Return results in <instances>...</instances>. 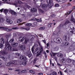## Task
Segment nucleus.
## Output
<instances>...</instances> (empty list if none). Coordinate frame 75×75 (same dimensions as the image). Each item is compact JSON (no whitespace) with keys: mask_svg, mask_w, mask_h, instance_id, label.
<instances>
[{"mask_svg":"<svg viewBox=\"0 0 75 75\" xmlns=\"http://www.w3.org/2000/svg\"><path fill=\"white\" fill-rule=\"evenodd\" d=\"M5 47L4 50H1L0 52V58H2L4 61H7V58L6 57H4V55H6L8 53V52H9V51L11 50V47L10 46V45L7 46V42H6V44L5 45Z\"/></svg>","mask_w":75,"mask_h":75,"instance_id":"1","label":"nucleus"},{"mask_svg":"<svg viewBox=\"0 0 75 75\" xmlns=\"http://www.w3.org/2000/svg\"><path fill=\"white\" fill-rule=\"evenodd\" d=\"M20 59H21V60L24 61L23 62V65H24V66L26 65V64H27V62L26 57L25 56H21L20 57Z\"/></svg>","mask_w":75,"mask_h":75,"instance_id":"2","label":"nucleus"},{"mask_svg":"<svg viewBox=\"0 0 75 75\" xmlns=\"http://www.w3.org/2000/svg\"><path fill=\"white\" fill-rule=\"evenodd\" d=\"M6 44H7V45L8 46V45H9L10 47H11V50H9V52L10 51H16V50L14 49V48H12V47H11V45L9 44V42H8V41H6Z\"/></svg>","mask_w":75,"mask_h":75,"instance_id":"3","label":"nucleus"},{"mask_svg":"<svg viewBox=\"0 0 75 75\" xmlns=\"http://www.w3.org/2000/svg\"><path fill=\"white\" fill-rule=\"evenodd\" d=\"M40 47V51L39 52L38 54L36 55V57H38L39 55H40L41 54V53H42V51H43V47L42 46H41Z\"/></svg>","mask_w":75,"mask_h":75,"instance_id":"4","label":"nucleus"},{"mask_svg":"<svg viewBox=\"0 0 75 75\" xmlns=\"http://www.w3.org/2000/svg\"><path fill=\"white\" fill-rule=\"evenodd\" d=\"M9 13L12 14V15L14 16H16V15H17V13L13 10H10L9 11Z\"/></svg>","mask_w":75,"mask_h":75,"instance_id":"5","label":"nucleus"},{"mask_svg":"<svg viewBox=\"0 0 75 75\" xmlns=\"http://www.w3.org/2000/svg\"><path fill=\"white\" fill-rule=\"evenodd\" d=\"M47 6H50L51 5V3H52V0H47Z\"/></svg>","mask_w":75,"mask_h":75,"instance_id":"6","label":"nucleus"},{"mask_svg":"<svg viewBox=\"0 0 75 75\" xmlns=\"http://www.w3.org/2000/svg\"><path fill=\"white\" fill-rule=\"evenodd\" d=\"M42 8L44 10H46L47 8V6L45 4H43L42 6Z\"/></svg>","mask_w":75,"mask_h":75,"instance_id":"7","label":"nucleus"},{"mask_svg":"<svg viewBox=\"0 0 75 75\" xmlns=\"http://www.w3.org/2000/svg\"><path fill=\"white\" fill-rule=\"evenodd\" d=\"M10 63L11 64H14L15 65H16L17 64V60H13L10 62Z\"/></svg>","mask_w":75,"mask_h":75,"instance_id":"8","label":"nucleus"},{"mask_svg":"<svg viewBox=\"0 0 75 75\" xmlns=\"http://www.w3.org/2000/svg\"><path fill=\"white\" fill-rule=\"evenodd\" d=\"M6 23H8L9 24H11L13 23V22L11 20H10L9 19H7L6 20Z\"/></svg>","mask_w":75,"mask_h":75,"instance_id":"9","label":"nucleus"},{"mask_svg":"<svg viewBox=\"0 0 75 75\" xmlns=\"http://www.w3.org/2000/svg\"><path fill=\"white\" fill-rule=\"evenodd\" d=\"M57 55L58 57H63V54L61 53H59L57 54Z\"/></svg>","mask_w":75,"mask_h":75,"instance_id":"10","label":"nucleus"},{"mask_svg":"<svg viewBox=\"0 0 75 75\" xmlns=\"http://www.w3.org/2000/svg\"><path fill=\"white\" fill-rule=\"evenodd\" d=\"M21 49L22 51L24 50L25 49V45H21Z\"/></svg>","mask_w":75,"mask_h":75,"instance_id":"11","label":"nucleus"},{"mask_svg":"<svg viewBox=\"0 0 75 75\" xmlns=\"http://www.w3.org/2000/svg\"><path fill=\"white\" fill-rule=\"evenodd\" d=\"M19 40H21L20 41V42H23V41H24V38L23 37H20L19 38Z\"/></svg>","mask_w":75,"mask_h":75,"instance_id":"12","label":"nucleus"},{"mask_svg":"<svg viewBox=\"0 0 75 75\" xmlns=\"http://www.w3.org/2000/svg\"><path fill=\"white\" fill-rule=\"evenodd\" d=\"M1 44H4V43H5L6 44V42H5V40L3 38H1Z\"/></svg>","mask_w":75,"mask_h":75,"instance_id":"13","label":"nucleus"},{"mask_svg":"<svg viewBox=\"0 0 75 75\" xmlns=\"http://www.w3.org/2000/svg\"><path fill=\"white\" fill-rule=\"evenodd\" d=\"M18 45V43H13L12 44V47H16V46H17Z\"/></svg>","mask_w":75,"mask_h":75,"instance_id":"14","label":"nucleus"},{"mask_svg":"<svg viewBox=\"0 0 75 75\" xmlns=\"http://www.w3.org/2000/svg\"><path fill=\"white\" fill-rule=\"evenodd\" d=\"M70 21H67L66 22H65V23H64V24L63 25L64 26H66L68 24H69V23H70Z\"/></svg>","mask_w":75,"mask_h":75,"instance_id":"15","label":"nucleus"},{"mask_svg":"<svg viewBox=\"0 0 75 75\" xmlns=\"http://www.w3.org/2000/svg\"><path fill=\"white\" fill-rule=\"evenodd\" d=\"M32 55V54H31V52H29V53H28V56L29 58H30L31 57Z\"/></svg>","mask_w":75,"mask_h":75,"instance_id":"16","label":"nucleus"},{"mask_svg":"<svg viewBox=\"0 0 75 75\" xmlns=\"http://www.w3.org/2000/svg\"><path fill=\"white\" fill-rule=\"evenodd\" d=\"M58 38H57L56 39V42L57 43H61V41H60V40L58 39Z\"/></svg>","mask_w":75,"mask_h":75,"instance_id":"17","label":"nucleus"},{"mask_svg":"<svg viewBox=\"0 0 75 75\" xmlns=\"http://www.w3.org/2000/svg\"><path fill=\"white\" fill-rule=\"evenodd\" d=\"M62 59H61V61L62 63H63L65 61V59L63 57H61Z\"/></svg>","mask_w":75,"mask_h":75,"instance_id":"18","label":"nucleus"},{"mask_svg":"<svg viewBox=\"0 0 75 75\" xmlns=\"http://www.w3.org/2000/svg\"><path fill=\"white\" fill-rule=\"evenodd\" d=\"M50 75H57V73L55 71H53V72L50 74Z\"/></svg>","mask_w":75,"mask_h":75,"instance_id":"19","label":"nucleus"},{"mask_svg":"<svg viewBox=\"0 0 75 75\" xmlns=\"http://www.w3.org/2000/svg\"><path fill=\"white\" fill-rule=\"evenodd\" d=\"M35 52H37V54H38V52H40V50H39V48H36L35 49Z\"/></svg>","mask_w":75,"mask_h":75,"instance_id":"20","label":"nucleus"},{"mask_svg":"<svg viewBox=\"0 0 75 75\" xmlns=\"http://www.w3.org/2000/svg\"><path fill=\"white\" fill-rule=\"evenodd\" d=\"M6 31H7L8 32H9V31H12V29H10L8 28H6Z\"/></svg>","mask_w":75,"mask_h":75,"instance_id":"21","label":"nucleus"},{"mask_svg":"<svg viewBox=\"0 0 75 75\" xmlns=\"http://www.w3.org/2000/svg\"><path fill=\"white\" fill-rule=\"evenodd\" d=\"M64 38L66 41H67V35H65L64 37Z\"/></svg>","mask_w":75,"mask_h":75,"instance_id":"22","label":"nucleus"},{"mask_svg":"<svg viewBox=\"0 0 75 75\" xmlns=\"http://www.w3.org/2000/svg\"><path fill=\"white\" fill-rule=\"evenodd\" d=\"M66 61L69 63L71 62H72V60L70 59H67Z\"/></svg>","mask_w":75,"mask_h":75,"instance_id":"23","label":"nucleus"},{"mask_svg":"<svg viewBox=\"0 0 75 75\" xmlns=\"http://www.w3.org/2000/svg\"><path fill=\"white\" fill-rule=\"evenodd\" d=\"M26 26H27L28 27H30V26H31L32 25V24L31 23H27L26 24Z\"/></svg>","mask_w":75,"mask_h":75,"instance_id":"24","label":"nucleus"},{"mask_svg":"<svg viewBox=\"0 0 75 75\" xmlns=\"http://www.w3.org/2000/svg\"><path fill=\"white\" fill-rule=\"evenodd\" d=\"M21 73H27V71L26 70H23L21 71Z\"/></svg>","mask_w":75,"mask_h":75,"instance_id":"25","label":"nucleus"},{"mask_svg":"<svg viewBox=\"0 0 75 75\" xmlns=\"http://www.w3.org/2000/svg\"><path fill=\"white\" fill-rule=\"evenodd\" d=\"M28 41H29L28 39H25V41H24V42L25 44H27V42H28Z\"/></svg>","mask_w":75,"mask_h":75,"instance_id":"26","label":"nucleus"},{"mask_svg":"<svg viewBox=\"0 0 75 75\" xmlns=\"http://www.w3.org/2000/svg\"><path fill=\"white\" fill-rule=\"evenodd\" d=\"M4 11L5 14H6L8 13V10L7 9H4Z\"/></svg>","mask_w":75,"mask_h":75,"instance_id":"27","label":"nucleus"},{"mask_svg":"<svg viewBox=\"0 0 75 75\" xmlns=\"http://www.w3.org/2000/svg\"><path fill=\"white\" fill-rule=\"evenodd\" d=\"M44 29H45V27H42L39 28L40 30H44Z\"/></svg>","mask_w":75,"mask_h":75,"instance_id":"28","label":"nucleus"},{"mask_svg":"<svg viewBox=\"0 0 75 75\" xmlns=\"http://www.w3.org/2000/svg\"><path fill=\"white\" fill-rule=\"evenodd\" d=\"M22 21L21 20V19H19L17 20V23H20Z\"/></svg>","mask_w":75,"mask_h":75,"instance_id":"29","label":"nucleus"},{"mask_svg":"<svg viewBox=\"0 0 75 75\" xmlns=\"http://www.w3.org/2000/svg\"><path fill=\"white\" fill-rule=\"evenodd\" d=\"M29 72L30 73H31L32 74H35V71L33 70H29Z\"/></svg>","mask_w":75,"mask_h":75,"instance_id":"30","label":"nucleus"},{"mask_svg":"<svg viewBox=\"0 0 75 75\" xmlns=\"http://www.w3.org/2000/svg\"><path fill=\"white\" fill-rule=\"evenodd\" d=\"M59 7V5L58 4H56L55 5V7Z\"/></svg>","mask_w":75,"mask_h":75,"instance_id":"31","label":"nucleus"},{"mask_svg":"<svg viewBox=\"0 0 75 75\" xmlns=\"http://www.w3.org/2000/svg\"><path fill=\"white\" fill-rule=\"evenodd\" d=\"M4 20V19L3 18H0V23H3V22Z\"/></svg>","mask_w":75,"mask_h":75,"instance_id":"32","label":"nucleus"},{"mask_svg":"<svg viewBox=\"0 0 75 75\" xmlns=\"http://www.w3.org/2000/svg\"><path fill=\"white\" fill-rule=\"evenodd\" d=\"M69 44V42H65L64 44V45H66V46H67V45H68Z\"/></svg>","mask_w":75,"mask_h":75,"instance_id":"33","label":"nucleus"},{"mask_svg":"<svg viewBox=\"0 0 75 75\" xmlns=\"http://www.w3.org/2000/svg\"><path fill=\"white\" fill-rule=\"evenodd\" d=\"M32 20H33L34 21H35L36 20V21H38V20H39V19H37V18H34L32 19Z\"/></svg>","mask_w":75,"mask_h":75,"instance_id":"34","label":"nucleus"},{"mask_svg":"<svg viewBox=\"0 0 75 75\" xmlns=\"http://www.w3.org/2000/svg\"><path fill=\"white\" fill-rule=\"evenodd\" d=\"M3 47V44L2 43H0V48H2Z\"/></svg>","mask_w":75,"mask_h":75,"instance_id":"35","label":"nucleus"},{"mask_svg":"<svg viewBox=\"0 0 75 75\" xmlns=\"http://www.w3.org/2000/svg\"><path fill=\"white\" fill-rule=\"evenodd\" d=\"M10 65H11V63H10V62H9L7 63V66L8 67H10Z\"/></svg>","mask_w":75,"mask_h":75,"instance_id":"36","label":"nucleus"},{"mask_svg":"<svg viewBox=\"0 0 75 75\" xmlns=\"http://www.w3.org/2000/svg\"><path fill=\"white\" fill-rule=\"evenodd\" d=\"M14 40V39L13 38L12 39L9 41V42H13Z\"/></svg>","mask_w":75,"mask_h":75,"instance_id":"37","label":"nucleus"},{"mask_svg":"<svg viewBox=\"0 0 75 75\" xmlns=\"http://www.w3.org/2000/svg\"><path fill=\"white\" fill-rule=\"evenodd\" d=\"M7 28H4V27H0V29H3V30H6V29Z\"/></svg>","mask_w":75,"mask_h":75,"instance_id":"38","label":"nucleus"},{"mask_svg":"<svg viewBox=\"0 0 75 75\" xmlns=\"http://www.w3.org/2000/svg\"><path fill=\"white\" fill-rule=\"evenodd\" d=\"M62 27H63V25H62L60 24L59 25L58 27V28H59V29H60Z\"/></svg>","mask_w":75,"mask_h":75,"instance_id":"39","label":"nucleus"},{"mask_svg":"<svg viewBox=\"0 0 75 75\" xmlns=\"http://www.w3.org/2000/svg\"><path fill=\"white\" fill-rule=\"evenodd\" d=\"M15 71H16V72H20L21 70L20 69H16L15 70Z\"/></svg>","mask_w":75,"mask_h":75,"instance_id":"40","label":"nucleus"},{"mask_svg":"<svg viewBox=\"0 0 75 75\" xmlns=\"http://www.w3.org/2000/svg\"><path fill=\"white\" fill-rule=\"evenodd\" d=\"M52 25V23H49L48 25V27H51V25Z\"/></svg>","mask_w":75,"mask_h":75,"instance_id":"41","label":"nucleus"},{"mask_svg":"<svg viewBox=\"0 0 75 75\" xmlns=\"http://www.w3.org/2000/svg\"><path fill=\"white\" fill-rule=\"evenodd\" d=\"M26 7H27V8H28V9H29V8H31V6H30L29 5H27L26 6Z\"/></svg>","mask_w":75,"mask_h":75,"instance_id":"42","label":"nucleus"},{"mask_svg":"<svg viewBox=\"0 0 75 75\" xmlns=\"http://www.w3.org/2000/svg\"><path fill=\"white\" fill-rule=\"evenodd\" d=\"M6 38L7 39V40H8V38H9V36H8V35H6Z\"/></svg>","mask_w":75,"mask_h":75,"instance_id":"43","label":"nucleus"},{"mask_svg":"<svg viewBox=\"0 0 75 75\" xmlns=\"http://www.w3.org/2000/svg\"><path fill=\"white\" fill-rule=\"evenodd\" d=\"M52 54L53 57H55V55H56V53H54L53 52H52Z\"/></svg>","mask_w":75,"mask_h":75,"instance_id":"44","label":"nucleus"},{"mask_svg":"<svg viewBox=\"0 0 75 75\" xmlns=\"http://www.w3.org/2000/svg\"><path fill=\"white\" fill-rule=\"evenodd\" d=\"M16 56H18V57H19V56H20V54L18 53H16Z\"/></svg>","mask_w":75,"mask_h":75,"instance_id":"45","label":"nucleus"},{"mask_svg":"<svg viewBox=\"0 0 75 75\" xmlns=\"http://www.w3.org/2000/svg\"><path fill=\"white\" fill-rule=\"evenodd\" d=\"M57 65L58 66H59V67H62V64H60L58 63H57Z\"/></svg>","mask_w":75,"mask_h":75,"instance_id":"46","label":"nucleus"},{"mask_svg":"<svg viewBox=\"0 0 75 75\" xmlns=\"http://www.w3.org/2000/svg\"><path fill=\"white\" fill-rule=\"evenodd\" d=\"M38 59V58H37L36 57V58H35V59H34V61H35L36 62L37 61Z\"/></svg>","mask_w":75,"mask_h":75,"instance_id":"47","label":"nucleus"},{"mask_svg":"<svg viewBox=\"0 0 75 75\" xmlns=\"http://www.w3.org/2000/svg\"><path fill=\"white\" fill-rule=\"evenodd\" d=\"M12 29H13V30H17L18 28L17 27H15L12 28Z\"/></svg>","mask_w":75,"mask_h":75,"instance_id":"48","label":"nucleus"},{"mask_svg":"<svg viewBox=\"0 0 75 75\" xmlns=\"http://www.w3.org/2000/svg\"><path fill=\"white\" fill-rule=\"evenodd\" d=\"M4 2H7L8 1V0H2Z\"/></svg>","mask_w":75,"mask_h":75,"instance_id":"49","label":"nucleus"},{"mask_svg":"<svg viewBox=\"0 0 75 75\" xmlns=\"http://www.w3.org/2000/svg\"><path fill=\"white\" fill-rule=\"evenodd\" d=\"M40 11L41 12V13H44V11L42 9L40 10Z\"/></svg>","mask_w":75,"mask_h":75,"instance_id":"50","label":"nucleus"},{"mask_svg":"<svg viewBox=\"0 0 75 75\" xmlns=\"http://www.w3.org/2000/svg\"><path fill=\"white\" fill-rule=\"evenodd\" d=\"M59 72H60V74L61 75H63V74H62V72H61V71H59Z\"/></svg>","mask_w":75,"mask_h":75,"instance_id":"51","label":"nucleus"},{"mask_svg":"<svg viewBox=\"0 0 75 75\" xmlns=\"http://www.w3.org/2000/svg\"><path fill=\"white\" fill-rule=\"evenodd\" d=\"M3 10H4V9H1L0 10L1 13H2V12H3Z\"/></svg>","mask_w":75,"mask_h":75,"instance_id":"52","label":"nucleus"},{"mask_svg":"<svg viewBox=\"0 0 75 75\" xmlns=\"http://www.w3.org/2000/svg\"><path fill=\"white\" fill-rule=\"evenodd\" d=\"M39 75H43V74H42V73H38Z\"/></svg>","mask_w":75,"mask_h":75,"instance_id":"53","label":"nucleus"},{"mask_svg":"<svg viewBox=\"0 0 75 75\" xmlns=\"http://www.w3.org/2000/svg\"><path fill=\"white\" fill-rule=\"evenodd\" d=\"M18 74V75H21V71L19 72Z\"/></svg>","mask_w":75,"mask_h":75,"instance_id":"54","label":"nucleus"},{"mask_svg":"<svg viewBox=\"0 0 75 75\" xmlns=\"http://www.w3.org/2000/svg\"><path fill=\"white\" fill-rule=\"evenodd\" d=\"M67 5H68V6H70L71 4L70 3H68L67 4Z\"/></svg>","mask_w":75,"mask_h":75,"instance_id":"55","label":"nucleus"},{"mask_svg":"<svg viewBox=\"0 0 75 75\" xmlns=\"http://www.w3.org/2000/svg\"><path fill=\"white\" fill-rule=\"evenodd\" d=\"M47 47H49V43H47Z\"/></svg>","mask_w":75,"mask_h":75,"instance_id":"56","label":"nucleus"},{"mask_svg":"<svg viewBox=\"0 0 75 75\" xmlns=\"http://www.w3.org/2000/svg\"><path fill=\"white\" fill-rule=\"evenodd\" d=\"M70 33H74V31H70Z\"/></svg>","mask_w":75,"mask_h":75,"instance_id":"57","label":"nucleus"},{"mask_svg":"<svg viewBox=\"0 0 75 75\" xmlns=\"http://www.w3.org/2000/svg\"><path fill=\"white\" fill-rule=\"evenodd\" d=\"M43 42L45 43V44H46V42L45 41V40H43Z\"/></svg>","mask_w":75,"mask_h":75,"instance_id":"58","label":"nucleus"},{"mask_svg":"<svg viewBox=\"0 0 75 75\" xmlns=\"http://www.w3.org/2000/svg\"><path fill=\"white\" fill-rule=\"evenodd\" d=\"M25 29L26 30H30V28H28V29L27 28H25Z\"/></svg>","mask_w":75,"mask_h":75,"instance_id":"59","label":"nucleus"},{"mask_svg":"<svg viewBox=\"0 0 75 75\" xmlns=\"http://www.w3.org/2000/svg\"><path fill=\"white\" fill-rule=\"evenodd\" d=\"M34 40V38H32L31 39H30V41H33Z\"/></svg>","mask_w":75,"mask_h":75,"instance_id":"60","label":"nucleus"},{"mask_svg":"<svg viewBox=\"0 0 75 75\" xmlns=\"http://www.w3.org/2000/svg\"><path fill=\"white\" fill-rule=\"evenodd\" d=\"M41 18H40V20H39V21H38L39 22H42V20H41Z\"/></svg>","mask_w":75,"mask_h":75,"instance_id":"61","label":"nucleus"},{"mask_svg":"<svg viewBox=\"0 0 75 75\" xmlns=\"http://www.w3.org/2000/svg\"><path fill=\"white\" fill-rule=\"evenodd\" d=\"M72 9L73 10H74V9H75V6H73V7H72Z\"/></svg>","mask_w":75,"mask_h":75,"instance_id":"62","label":"nucleus"},{"mask_svg":"<svg viewBox=\"0 0 75 75\" xmlns=\"http://www.w3.org/2000/svg\"><path fill=\"white\" fill-rule=\"evenodd\" d=\"M54 59L55 60H57V57H55L54 58Z\"/></svg>","mask_w":75,"mask_h":75,"instance_id":"63","label":"nucleus"},{"mask_svg":"<svg viewBox=\"0 0 75 75\" xmlns=\"http://www.w3.org/2000/svg\"><path fill=\"white\" fill-rule=\"evenodd\" d=\"M34 25H37V22H34Z\"/></svg>","mask_w":75,"mask_h":75,"instance_id":"64","label":"nucleus"}]
</instances>
